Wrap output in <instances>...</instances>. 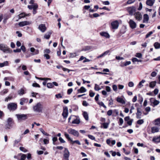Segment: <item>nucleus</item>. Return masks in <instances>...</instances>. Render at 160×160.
Instances as JSON below:
<instances>
[{
  "label": "nucleus",
  "instance_id": "20",
  "mask_svg": "<svg viewBox=\"0 0 160 160\" xmlns=\"http://www.w3.org/2000/svg\"><path fill=\"white\" fill-rule=\"evenodd\" d=\"M155 0H147L146 2V4L148 6H152L153 5Z\"/></svg>",
  "mask_w": 160,
  "mask_h": 160
},
{
  "label": "nucleus",
  "instance_id": "53",
  "mask_svg": "<svg viewBox=\"0 0 160 160\" xmlns=\"http://www.w3.org/2000/svg\"><path fill=\"white\" fill-rule=\"evenodd\" d=\"M113 100L112 98H111L109 100V103L108 105H112L113 104Z\"/></svg>",
  "mask_w": 160,
  "mask_h": 160
},
{
  "label": "nucleus",
  "instance_id": "55",
  "mask_svg": "<svg viewBox=\"0 0 160 160\" xmlns=\"http://www.w3.org/2000/svg\"><path fill=\"white\" fill-rule=\"evenodd\" d=\"M63 70L64 71H67L68 72H69L70 71H72V70L69 69L67 68H64L63 67L62 68Z\"/></svg>",
  "mask_w": 160,
  "mask_h": 160
},
{
  "label": "nucleus",
  "instance_id": "2",
  "mask_svg": "<svg viewBox=\"0 0 160 160\" xmlns=\"http://www.w3.org/2000/svg\"><path fill=\"white\" fill-rule=\"evenodd\" d=\"M64 135L66 138L68 139V141L70 142L71 144H73L75 143H76L78 145H80L81 143L78 140L73 141L72 138H71L69 136V135L66 132H64Z\"/></svg>",
  "mask_w": 160,
  "mask_h": 160
},
{
  "label": "nucleus",
  "instance_id": "35",
  "mask_svg": "<svg viewBox=\"0 0 160 160\" xmlns=\"http://www.w3.org/2000/svg\"><path fill=\"white\" fill-rule=\"evenodd\" d=\"M154 46L156 49H159L160 48V43L156 42L154 43Z\"/></svg>",
  "mask_w": 160,
  "mask_h": 160
},
{
  "label": "nucleus",
  "instance_id": "7",
  "mask_svg": "<svg viewBox=\"0 0 160 160\" xmlns=\"http://www.w3.org/2000/svg\"><path fill=\"white\" fill-rule=\"evenodd\" d=\"M68 132L70 134L76 137H78L79 135V133L77 131L72 128L68 129Z\"/></svg>",
  "mask_w": 160,
  "mask_h": 160
},
{
  "label": "nucleus",
  "instance_id": "11",
  "mask_svg": "<svg viewBox=\"0 0 160 160\" xmlns=\"http://www.w3.org/2000/svg\"><path fill=\"white\" fill-rule=\"evenodd\" d=\"M62 115L63 118H66L68 117V110L67 107L63 108V112Z\"/></svg>",
  "mask_w": 160,
  "mask_h": 160
},
{
  "label": "nucleus",
  "instance_id": "14",
  "mask_svg": "<svg viewBox=\"0 0 160 160\" xmlns=\"http://www.w3.org/2000/svg\"><path fill=\"white\" fill-rule=\"evenodd\" d=\"M7 128H9L10 127H12L13 123L12 119L11 118H8L7 120Z\"/></svg>",
  "mask_w": 160,
  "mask_h": 160
},
{
  "label": "nucleus",
  "instance_id": "54",
  "mask_svg": "<svg viewBox=\"0 0 160 160\" xmlns=\"http://www.w3.org/2000/svg\"><path fill=\"white\" fill-rule=\"evenodd\" d=\"M123 122V121L122 118H120L119 119V125H122Z\"/></svg>",
  "mask_w": 160,
  "mask_h": 160
},
{
  "label": "nucleus",
  "instance_id": "29",
  "mask_svg": "<svg viewBox=\"0 0 160 160\" xmlns=\"http://www.w3.org/2000/svg\"><path fill=\"white\" fill-rule=\"evenodd\" d=\"M52 33L51 32H48L46 33L44 35V38L46 39L49 38Z\"/></svg>",
  "mask_w": 160,
  "mask_h": 160
},
{
  "label": "nucleus",
  "instance_id": "8",
  "mask_svg": "<svg viewBox=\"0 0 160 160\" xmlns=\"http://www.w3.org/2000/svg\"><path fill=\"white\" fill-rule=\"evenodd\" d=\"M70 153L67 148H65L64 151L63 158L65 160H69Z\"/></svg>",
  "mask_w": 160,
  "mask_h": 160
},
{
  "label": "nucleus",
  "instance_id": "51",
  "mask_svg": "<svg viewBox=\"0 0 160 160\" xmlns=\"http://www.w3.org/2000/svg\"><path fill=\"white\" fill-rule=\"evenodd\" d=\"M112 110H108L107 112V115L109 116H110L112 115Z\"/></svg>",
  "mask_w": 160,
  "mask_h": 160
},
{
  "label": "nucleus",
  "instance_id": "52",
  "mask_svg": "<svg viewBox=\"0 0 160 160\" xmlns=\"http://www.w3.org/2000/svg\"><path fill=\"white\" fill-rule=\"evenodd\" d=\"M113 90L115 91H116L117 90V87L116 85H113L112 86Z\"/></svg>",
  "mask_w": 160,
  "mask_h": 160
},
{
  "label": "nucleus",
  "instance_id": "19",
  "mask_svg": "<svg viewBox=\"0 0 160 160\" xmlns=\"http://www.w3.org/2000/svg\"><path fill=\"white\" fill-rule=\"evenodd\" d=\"M30 50L31 52L33 53L32 54V55L37 54L39 53V50H35L34 48H31Z\"/></svg>",
  "mask_w": 160,
  "mask_h": 160
},
{
  "label": "nucleus",
  "instance_id": "28",
  "mask_svg": "<svg viewBox=\"0 0 160 160\" xmlns=\"http://www.w3.org/2000/svg\"><path fill=\"white\" fill-rule=\"evenodd\" d=\"M86 91V89L83 87H81L80 89L78 90V93H83L85 92Z\"/></svg>",
  "mask_w": 160,
  "mask_h": 160
},
{
  "label": "nucleus",
  "instance_id": "34",
  "mask_svg": "<svg viewBox=\"0 0 160 160\" xmlns=\"http://www.w3.org/2000/svg\"><path fill=\"white\" fill-rule=\"evenodd\" d=\"M20 142V139L16 140L14 141L13 143V146L18 147V144Z\"/></svg>",
  "mask_w": 160,
  "mask_h": 160
},
{
  "label": "nucleus",
  "instance_id": "47",
  "mask_svg": "<svg viewBox=\"0 0 160 160\" xmlns=\"http://www.w3.org/2000/svg\"><path fill=\"white\" fill-rule=\"evenodd\" d=\"M136 57L139 58H142V55L141 53H136Z\"/></svg>",
  "mask_w": 160,
  "mask_h": 160
},
{
  "label": "nucleus",
  "instance_id": "21",
  "mask_svg": "<svg viewBox=\"0 0 160 160\" xmlns=\"http://www.w3.org/2000/svg\"><path fill=\"white\" fill-rule=\"evenodd\" d=\"M152 141L156 143L160 142V135L158 137H154L152 139Z\"/></svg>",
  "mask_w": 160,
  "mask_h": 160
},
{
  "label": "nucleus",
  "instance_id": "1",
  "mask_svg": "<svg viewBox=\"0 0 160 160\" xmlns=\"http://www.w3.org/2000/svg\"><path fill=\"white\" fill-rule=\"evenodd\" d=\"M42 102H38L33 107V109L34 112L37 113H42L43 110Z\"/></svg>",
  "mask_w": 160,
  "mask_h": 160
},
{
  "label": "nucleus",
  "instance_id": "16",
  "mask_svg": "<svg viewBox=\"0 0 160 160\" xmlns=\"http://www.w3.org/2000/svg\"><path fill=\"white\" fill-rule=\"evenodd\" d=\"M31 23V22L29 21H22L19 22L18 23V25L20 27H22L26 25H29Z\"/></svg>",
  "mask_w": 160,
  "mask_h": 160
},
{
  "label": "nucleus",
  "instance_id": "25",
  "mask_svg": "<svg viewBox=\"0 0 160 160\" xmlns=\"http://www.w3.org/2000/svg\"><path fill=\"white\" fill-rule=\"evenodd\" d=\"M153 123L155 125L160 126V118L154 120L153 121Z\"/></svg>",
  "mask_w": 160,
  "mask_h": 160
},
{
  "label": "nucleus",
  "instance_id": "24",
  "mask_svg": "<svg viewBox=\"0 0 160 160\" xmlns=\"http://www.w3.org/2000/svg\"><path fill=\"white\" fill-rule=\"evenodd\" d=\"M149 18L147 14H145L143 15V23H147L149 20Z\"/></svg>",
  "mask_w": 160,
  "mask_h": 160
},
{
  "label": "nucleus",
  "instance_id": "59",
  "mask_svg": "<svg viewBox=\"0 0 160 160\" xmlns=\"http://www.w3.org/2000/svg\"><path fill=\"white\" fill-rule=\"evenodd\" d=\"M73 91L72 89L70 88L68 90L67 93L68 95H70L72 92Z\"/></svg>",
  "mask_w": 160,
  "mask_h": 160
},
{
  "label": "nucleus",
  "instance_id": "58",
  "mask_svg": "<svg viewBox=\"0 0 160 160\" xmlns=\"http://www.w3.org/2000/svg\"><path fill=\"white\" fill-rule=\"evenodd\" d=\"M44 143L45 144H47L49 143V139H44L43 140Z\"/></svg>",
  "mask_w": 160,
  "mask_h": 160
},
{
  "label": "nucleus",
  "instance_id": "40",
  "mask_svg": "<svg viewBox=\"0 0 160 160\" xmlns=\"http://www.w3.org/2000/svg\"><path fill=\"white\" fill-rule=\"evenodd\" d=\"M47 86L48 88H52L53 87L52 83H48L47 84Z\"/></svg>",
  "mask_w": 160,
  "mask_h": 160
},
{
  "label": "nucleus",
  "instance_id": "41",
  "mask_svg": "<svg viewBox=\"0 0 160 160\" xmlns=\"http://www.w3.org/2000/svg\"><path fill=\"white\" fill-rule=\"evenodd\" d=\"M132 62H142V60H141L138 59L136 58H133L132 59Z\"/></svg>",
  "mask_w": 160,
  "mask_h": 160
},
{
  "label": "nucleus",
  "instance_id": "38",
  "mask_svg": "<svg viewBox=\"0 0 160 160\" xmlns=\"http://www.w3.org/2000/svg\"><path fill=\"white\" fill-rule=\"evenodd\" d=\"M8 92V89H5L2 91L0 93L1 95H3L7 93Z\"/></svg>",
  "mask_w": 160,
  "mask_h": 160
},
{
  "label": "nucleus",
  "instance_id": "43",
  "mask_svg": "<svg viewBox=\"0 0 160 160\" xmlns=\"http://www.w3.org/2000/svg\"><path fill=\"white\" fill-rule=\"evenodd\" d=\"M98 104L100 106H102L104 108H106V107L104 105V103L102 102H98Z\"/></svg>",
  "mask_w": 160,
  "mask_h": 160
},
{
  "label": "nucleus",
  "instance_id": "26",
  "mask_svg": "<svg viewBox=\"0 0 160 160\" xmlns=\"http://www.w3.org/2000/svg\"><path fill=\"white\" fill-rule=\"evenodd\" d=\"M117 101L118 102L122 104H125L126 103L125 101L122 98L119 97L117 98Z\"/></svg>",
  "mask_w": 160,
  "mask_h": 160
},
{
  "label": "nucleus",
  "instance_id": "31",
  "mask_svg": "<svg viewBox=\"0 0 160 160\" xmlns=\"http://www.w3.org/2000/svg\"><path fill=\"white\" fill-rule=\"evenodd\" d=\"M156 81H152L149 83V87L151 88H153L156 85Z\"/></svg>",
  "mask_w": 160,
  "mask_h": 160
},
{
  "label": "nucleus",
  "instance_id": "3",
  "mask_svg": "<svg viewBox=\"0 0 160 160\" xmlns=\"http://www.w3.org/2000/svg\"><path fill=\"white\" fill-rule=\"evenodd\" d=\"M0 50L5 53H11L12 50L8 47L6 45L3 44H0Z\"/></svg>",
  "mask_w": 160,
  "mask_h": 160
},
{
  "label": "nucleus",
  "instance_id": "62",
  "mask_svg": "<svg viewBox=\"0 0 160 160\" xmlns=\"http://www.w3.org/2000/svg\"><path fill=\"white\" fill-rule=\"evenodd\" d=\"M82 105L84 106H87L88 105V103L86 101H83L82 102Z\"/></svg>",
  "mask_w": 160,
  "mask_h": 160
},
{
  "label": "nucleus",
  "instance_id": "10",
  "mask_svg": "<svg viewBox=\"0 0 160 160\" xmlns=\"http://www.w3.org/2000/svg\"><path fill=\"white\" fill-rule=\"evenodd\" d=\"M129 26L132 29H133L136 28L137 24L136 23L132 20L130 19L128 22Z\"/></svg>",
  "mask_w": 160,
  "mask_h": 160
},
{
  "label": "nucleus",
  "instance_id": "56",
  "mask_svg": "<svg viewBox=\"0 0 160 160\" xmlns=\"http://www.w3.org/2000/svg\"><path fill=\"white\" fill-rule=\"evenodd\" d=\"M32 86L33 87L40 88V86L38 83H33L32 84Z\"/></svg>",
  "mask_w": 160,
  "mask_h": 160
},
{
  "label": "nucleus",
  "instance_id": "50",
  "mask_svg": "<svg viewBox=\"0 0 160 160\" xmlns=\"http://www.w3.org/2000/svg\"><path fill=\"white\" fill-rule=\"evenodd\" d=\"M122 149H123V151L124 153L126 155H128L130 153V151H127L126 150V149H125V148H123Z\"/></svg>",
  "mask_w": 160,
  "mask_h": 160
},
{
  "label": "nucleus",
  "instance_id": "12",
  "mask_svg": "<svg viewBox=\"0 0 160 160\" xmlns=\"http://www.w3.org/2000/svg\"><path fill=\"white\" fill-rule=\"evenodd\" d=\"M111 25L112 26V28L113 29H116L118 28L119 26V23L118 21L116 20L113 22H112Z\"/></svg>",
  "mask_w": 160,
  "mask_h": 160
},
{
  "label": "nucleus",
  "instance_id": "5",
  "mask_svg": "<svg viewBox=\"0 0 160 160\" xmlns=\"http://www.w3.org/2000/svg\"><path fill=\"white\" fill-rule=\"evenodd\" d=\"M19 122L25 120L27 118V115L24 114H17L16 115Z\"/></svg>",
  "mask_w": 160,
  "mask_h": 160
},
{
  "label": "nucleus",
  "instance_id": "18",
  "mask_svg": "<svg viewBox=\"0 0 160 160\" xmlns=\"http://www.w3.org/2000/svg\"><path fill=\"white\" fill-rule=\"evenodd\" d=\"M100 34L102 36L106 38H109L110 37V35L109 34L106 32H101L100 33Z\"/></svg>",
  "mask_w": 160,
  "mask_h": 160
},
{
  "label": "nucleus",
  "instance_id": "15",
  "mask_svg": "<svg viewBox=\"0 0 160 160\" xmlns=\"http://www.w3.org/2000/svg\"><path fill=\"white\" fill-rule=\"evenodd\" d=\"M134 15L136 19L138 21L140 20L142 18V16L141 13L139 12H137L134 13Z\"/></svg>",
  "mask_w": 160,
  "mask_h": 160
},
{
  "label": "nucleus",
  "instance_id": "44",
  "mask_svg": "<svg viewBox=\"0 0 160 160\" xmlns=\"http://www.w3.org/2000/svg\"><path fill=\"white\" fill-rule=\"evenodd\" d=\"M20 150L24 152H26L28 151L25 148L23 147H20L19 148Z\"/></svg>",
  "mask_w": 160,
  "mask_h": 160
},
{
  "label": "nucleus",
  "instance_id": "33",
  "mask_svg": "<svg viewBox=\"0 0 160 160\" xmlns=\"http://www.w3.org/2000/svg\"><path fill=\"white\" fill-rule=\"evenodd\" d=\"M8 62L7 61L4 62L3 63H0V67H3L4 66H8Z\"/></svg>",
  "mask_w": 160,
  "mask_h": 160
},
{
  "label": "nucleus",
  "instance_id": "13",
  "mask_svg": "<svg viewBox=\"0 0 160 160\" xmlns=\"http://www.w3.org/2000/svg\"><path fill=\"white\" fill-rule=\"evenodd\" d=\"M150 102L152 104H153V106L154 107L158 104L160 102L158 100H156L155 98H151L150 99Z\"/></svg>",
  "mask_w": 160,
  "mask_h": 160
},
{
  "label": "nucleus",
  "instance_id": "37",
  "mask_svg": "<svg viewBox=\"0 0 160 160\" xmlns=\"http://www.w3.org/2000/svg\"><path fill=\"white\" fill-rule=\"evenodd\" d=\"M19 19H20L22 18L25 17V13L24 12L21 13L18 15Z\"/></svg>",
  "mask_w": 160,
  "mask_h": 160
},
{
  "label": "nucleus",
  "instance_id": "61",
  "mask_svg": "<svg viewBox=\"0 0 160 160\" xmlns=\"http://www.w3.org/2000/svg\"><path fill=\"white\" fill-rule=\"evenodd\" d=\"M59 140L61 143H64L65 142V141L62 139L61 137H60L59 138Z\"/></svg>",
  "mask_w": 160,
  "mask_h": 160
},
{
  "label": "nucleus",
  "instance_id": "46",
  "mask_svg": "<svg viewBox=\"0 0 160 160\" xmlns=\"http://www.w3.org/2000/svg\"><path fill=\"white\" fill-rule=\"evenodd\" d=\"M144 122V121L143 119H140L137 121V123L139 125L143 124Z\"/></svg>",
  "mask_w": 160,
  "mask_h": 160
},
{
  "label": "nucleus",
  "instance_id": "6",
  "mask_svg": "<svg viewBox=\"0 0 160 160\" xmlns=\"http://www.w3.org/2000/svg\"><path fill=\"white\" fill-rule=\"evenodd\" d=\"M7 107L9 110L14 111L17 109V106L15 103H10L8 104Z\"/></svg>",
  "mask_w": 160,
  "mask_h": 160
},
{
  "label": "nucleus",
  "instance_id": "32",
  "mask_svg": "<svg viewBox=\"0 0 160 160\" xmlns=\"http://www.w3.org/2000/svg\"><path fill=\"white\" fill-rule=\"evenodd\" d=\"M18 93L19 95H22L25 93V91L23 89L21 88L18 91Z\"/></svg>",
  "mask_w": 160,
  "mask_h": 160
},
{
  "label": "nucleus",
  "instance_id": "23",
  "mask_svg": "<svg viewBox=\"0 0 160 160\" xmlns=\"http://www.w3.org/2000/svg\"><path fill=\"white\" fill-rule=\"evenodd\" d=\"M142 114V112L140 111V108H137V112L136 113L137 118L138 119L140 118Z\"/></svg>",
  "mask_w": 160,
  "mask_h": 160
},
{
  "label": "nucleus",
  "instance_id": "9",
  "mask_svg": "<svg viewBox=\"0 0 160 160\" xmlns=\"http://www.w3.org/2000/svg\"><path fill=\"white\" fill-rule=\"evenodd\" d=\"M127 10L129 13V14L132 15L133 13L136 11V8L134 6L129 7L127 8Z\"/></svg>",
  "mask_w": 160,
  "mask_h": 160
},
{
  "label": "nucleus",
  "instance_id": "36",
  "mask_svg": "<svg viewBox=\"0 0 160 160\" xmlns=\"http://www.w3.org/2000/svg\"><path fill=\"white\" fill-rule=\"evenodd\" d=\"M80 122V120L78 119H76L72 121V124H79Z\"/></svg>",
  "mask_w": 160,
  "mask_h": 160
},
{
  "label": "nucleus",
  "instance_id": "57",
  "mask_svg": "<svg viewBox=\"0 0 160 160\" xmlns=\"http://www.w3.org/2000/svg\"><path fill=\"white\" fill-rule=\"evenodd\" d=\"M153 33L152 31L148 33H147L146 36V38H148L151 34Z\"/></svg>",
  "mask_w": 160,
  "mask_h": 160
},
{
  "label": "nucleus",
  "instance_id": "4",
  "mask_svg": "<svg viewBox=\"0 0 160 160\" xmlns=\"http://www.w3.org/2000/svg\"><path fill=\"white\" fill-rule=\"evenodd\" d=\"M28 8L30 10L33 9V14H35L36 13L37 10L38 9V5L37 3H35L33 5L28 6Z\"/></svg>",
  "mask_w": 160,
  "mask_h": 160
},
{
  "label": "nucleus",
  "instance_id": "22",
  "mask_svg": "<svg viewBox=\"0 0 160 160\" xmlns=\"http://www.w3.org/2000/svg\"><path fill=\"white\" fill-rule=\"evenodd\" d=\"M159 128L156 126H154L151 128V132L152 133H155L159 132Z\"/></svg>",
  "mask_w": 160,
  "mask_h": 160
},
{
  "label": "nucleus",
  "instance_id": "63",
  "mask_svg": "<svg viewBox=\"0 0 160 160\" xmlns=\"http://www.w3.org/2000/svg\"><path fill=\"white\" fill-rule=\"evenodd\" d=\"M55 97L57 98H62V96L61 94L59 93L58 94H56L55 95Z\"/></svg>",
  "mask_w": 160,
  "mask_h": 160
},
{
  "label": "nucleus",
  "instance_id": "49",
  "mask_svg": "<svg viewBox=\"0 0 160 160\" xmlns=\"http://www.w3.org/2000/svg\"><path fill=\"white\" fill-rule=\"evenodd\" d=\"M38 79L42 80H51V79L50 78H38Z\"/></svg>",
  "mask_w": 160,
  "mask_h": 160
},
{
  "label": "nucleus",
  "instance_id": "27",
  "mask_svg": "<svg viewBox=\"0 0 160 160\" xmlns=\"http://www.w3.org/2000/svg\"><path fill=\"white\" fill-rule=\"evenodd\" d=\"M28 99L26 98H22L20 100V103L21 105H23L25 102H28Z\"/></svg>",
  "mask_w": 160,
  "mask_h": 160
},
{
  "label": "nucleus",
  "instance_id": "39",
  "mask_svg": "<svg viewBox=\"0 0 160 160\" xmlns=\"http://www.w3.org/2000/svg\"><path fill=\"white\" fill-rule=\"evenodd\" d=\"M21 158L20 160H25L27 157V155L26 154H21Z\"/></svg>",
  "mask_w": 160,
  "mask_h": 160
},
{
  "label": "nucleus",
  "instance_id": "64",
  "mask_svg": "<svg viewBox=\"0 0 160 160\" xmlns=\"http://www.w3.org/2000/svg\"><path fill=\"white\" fill-rule=\"evenodd\" d=\"M157 75V73L155 72H153L151 73V76L152 77H155Z\"/></svg>",
  "mask_w": 160,
  "mask_h": 160
},
{
  "label": "nucleus",
  "instance_id": "60",
  "mask_svg": "<svg viewBox=\"0 0 160 160\" xmlns=\"http://www.w3.org/2000/svg\"><path fill=\"white\" fill-rule=\"evenodd\" d=\"M128 85L129 87H133L134 86V83L132 82H130L128 83Z\"/></svg>",
  "mask_w": 160,
  "mask_h": 160
},
{
  "label": "nucleus",
  "instance_id": "42",
  "mask_svg": "<svg viewBox=\"0 0 160 160\" xmlns=\"http://www.w3.org/2000/svg\"><path fill=\"white\" fill-rule=\"evenodd\" d=\"M101 88L97 84H95V85L94 89L97 91H98L100 90Z\"/></svg>",
  "mask_w": 160,
  "mask_h": 160
},
{
  "label": "nucleus",
  "instance_id": "17",
  "mask_svg": "<svg viewBox=\"0 0 160 160\" xmlns=\"http://www.w3.org/2000/svg\"><path fill=\"white\" fill-rule=\"evenodd\" d=\"M38 28L42 32H44L47 29L45 24H43L40 25Z\"/></svg>",
  "mask_w": 160,
  "mask_h": 160
},
{
  "label": "nucleus",
  "instance_id": "30",
  "mask_svg": "<svg viewBox=\"0 0 160 160\" xmlns=\"http://www.w3.org/2000/svg\"><path fill=\"white\" fill-rule=\"evenodd\" d=\"M83 115L85 119L87 121L88 120V113L87 112L84 111L83 112Z\"/></svg>",
  "mask_w": 160,
  "mask_h": 160
},
{
  "label": "nucleus",
  "instance_id": "45",
  "mask_svg": "<svg viewBox=\"0 0 160 160\" xmlns=\"http://www.w3.org/2000/svg\"><path fill=\"white\" fill-rule=\"evenodd\" d=\"M40 131L44 135H46V136H48V134L47 133L45 132L44 131L43 129L42 128H40L39 129Z\"/></svg>",
  "mask_w": 160,
  "mask_h": 160
},
{
  "label": "nucleus",
  "instance_id": "48",
  "mask_svg": "<svg viewBox=\"0 0 160 160\" xmlns=\"http://www.w3.org/2000/svg\"><path fill=\"white\" fill-rule=\"evenodd\" d=\"M95 93L93 92L92 90H90L89 91V96L91 97H93Z\"/></svg>",
  "mask_w": 160,
  "mask_h": 160
}]
</instances>
